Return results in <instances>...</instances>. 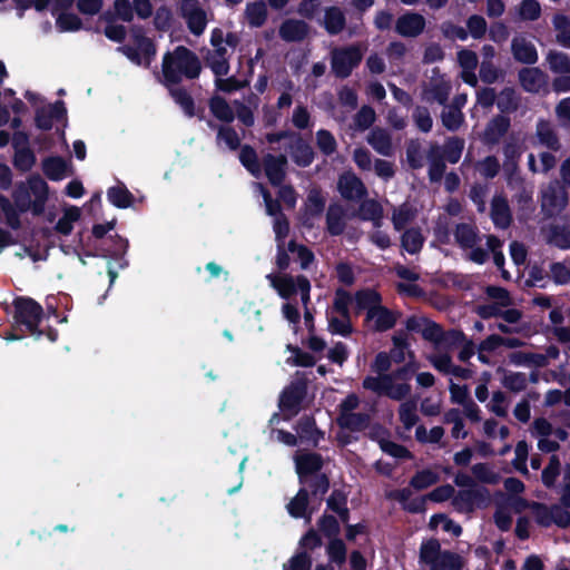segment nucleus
I'll use <instances>...</instances> for the list:
<instances>
[{
	"instance_id": "f8f14e48",
	"label": "nucleus",
	"mask_w": 570,
	"mask_h": 570,
	"mask_svg": "<svg viewBox=\"0 0 570 570\" xmlns=\"http://www.w3.org/2000/svg\"><path fill=\"white\" fill-rule=\"evenodd\" d=\"M287 157L284 154L277 156L267 154L263 158L265 175L272 186H281L286 177Z\"/></svg>"
},
{
	"instance_id": "4468645a",
	"label": "nucleus",
	"mask_w": 570,
	"mask_h": 570,
	"mask_svg": "<svg viewBox=\"0 0 570 570\" xmlns=\"http://www.w3.org/2000/svg\"><path fill=\"white\" fill-rule=\"evenodd\" d=\"M511 127V119L505 115H495L485 126L483 142L487 146H495L508 134Z\"/></svg>"
},
{
	"instance_id": "f257e3e1",
	"label": "nucleus",
	"mask_w": 570,
	"mask_h": 570,
	"mask_svg": "<svg viewBox=\"0 0 570 570\" xmlns=\"http://www.w3.org/2000/svg\"><path fill=\"white\" fill-rule=\"evenodd\" d=\"M163 85H179L183 77L194 80L202 72L198 56L185 46H177L173 52H166L161 63Z\"/></svg>"
},
{
	"instance_id": "a19ab883",
	"label": "nucleus",
	"mask_w": 570,
	"mask_h": 570,
	"mask_svg": "<svg viewBox=\"0 0 570 570\" xmlns=\"http://www.w3.org/2000/svg\"><path fill=\"white\" fill-rule=\"evenodd\" d=\"M546 61L552 73H570V56L568 53L558 50H550L546 56Z\"/></svg>"
},
{
	"instance_id": "13d9d810",
	"label": "nucleus",
	"mask_w": 570,
	"mask_h": 570,
	"mask_svg": "<svg viewBox=\"0 0 570 570\" xmlns=\"http://www.w3.org/2000/svg\"><path fill=\"white\" fill-rule=\"evenodd\" d=\"M320 531L328 540L338 538L341 527L338 520L333 514L324 513L317 521Z\"/></svg>"
},
{
	"instance_id": "39448f33",
	"label": "nucleus",
	"mask_w": 570,
	"mask_h": 570,
	"mask_svg": "<svg viewBox=\"0 0 570 570\" xmlns=\"http://www.w3.org/2000/svg\"><path fill=\"white\" fill-rule=\"evenodd\" d=\"M362 386L364 390L371 391L379 396H386L393 401L405 400L412 391L409 383H394L393 376H371L363 379Z\"/></svg>"
},
{
	"instance_id": "8fccbe9b",
	"label": "nucleus",
	"mask_w": 570,
	"mask_h": 570,
	"mask_svg": "<svg viewBox=\"0 0 570 570\" xmlns=\"http://www.w3.org/2000/svg\"><path fill=\"white\" fill-rule=\"evenodd\" d=\"M308 487V492L312 497L323 500L324 495L330 490V478L325 473L306 478L304 483Z\"/></svg>"
},
{
	"instance_id": "0eeeda50",
	"label": "nucleus",
	"mask_w": 570,
	"mask_h": 570,
	"mask_svg": "<svg viewBox=\"0 0 570 570\" xmlns=\"http://www.w3.org/2000/svg\"><path fill=\"white\" fill-rule=\"evenodd\" d=\"M362 59L363 51L360 45L335 49L332 53V71L336 78L346 79L360 66Z\"/></svg>"
},
{
	"instance_id": "0e129e2a",
	"label": "nucleus",
	"mask_w": 570,
	"mask_h": 570,
	"mask_svg": "<svg viewBox=\"0 0 570 570\" xmlns=\"http://www.w3.org/2000/svg\"><path fill=\"white\" fill-rule=\"evenodd\" d=\"M560 460L557 455H551L549 463L542 470L541 480L546 488H552L556 484V480L560 474Z\"/></svg>"
},
{
	"instance_id": "9d476101",
	"label": "nucleus",
	"mask_w": 570,
	"mask_h": 570,
	"mask_svg": "<svg viewBox=\"0 0 570 570\" xmlns=\"http://www.w3.org/2000/svg\"><path fill=\"white\" fill-rule=\"evenodd\" d=\"M323 456L317 452H307L295 456V468L299 483H305L306 478L321 474Z\"/></svg>"
},
{
	"instance_id": "4c0bfd02",
	"label": "nucleus",
	"mask_w": 570,
	"mask_h": 570,
	"mask_svg": "<svg viewBox=\"0 0 570 570\" xmlns=\"http://www.w3.org/2000/svg\"><path fill=\"white\" fill-rule=\"evenodd\" d=\"M548 243L560 249H570V225L566 223L550 225Z\"/></svg>"
},
{
	"instance_id": "a18cd8bd",
	"label": "nucleus",
	"mask_w": 570,
	"mask_h": 570,
	"mask_svg": "<svg viewBox=\"0 0 570 570\" xmlns=\"http://www.w3.org/2000/svg\"><path fill=\"white\" fill-rule=\"evenodd\" d=\"M245 13L250 27L261 28L267 19L266 3L262 0L249 2L246 6Z\"/></svg>"
},
{
	"instance_id": "1a4fd4ad",
	"label": "nucleus",
	"mask_w": 570,
	"mask_h": 570,
	"mask_svg": "<svg viewBox=\"0 0 570 570\" xmlns=\"http://www.w3.org/2000/svg\"><path fill=\"white\" fill-rule=\"evenodd\" d=\"M67 119V108L62 100H57L50 104L47 108H37L35 115V125L40 130H50L53 120L61 121Z\"/></svg>"
},
{
	"instance_id": "37998d69",
	"label": "nucleus",
	"mask_w": 570,
	"mask_h": 570,
	"mask_svg": "<svg viewBox=\"0 0 570 570\" xmlns=\"http://www.w3.org/2000/svg\"><path fill=\"white\" fill-rule=\"evenodd\" d=\"M358 217L362 220H371L375 226H380L383 218L382 205L375 199H364L358 206Z\"/></svg>"
},
{
	"instance_id": "49530a36",
	"label": "nucleus",
	"mask_w": 570,
	"mask_h": 570,
	"mask_svg": "<svg viewBox=\"0 0 570 570\" xmlns=\"http://www.w3.org/2000/svg\"><path fill=\"white\" fill-rule=\"evenodd\" d=\"M416 216V209L409 203H403L397 208H394L392 215V223L394 229L402 232Z\"/></svg>"
},
{
	"instance_id": "338daca9",
	"label": "nucleus",
	"mask_w": 570,
	"mask_h": 570,
	"mask_svg": "<svg viewBox=\"0 0 570 570\" xmlns=\"http://www.w3.org/2000/svg\"><path fill=\"white\" fill-rule=\"evenodd\" d=\"M375 118V110L371 106L364 105L355 114L354 125L358 130L363 131L368 129L374 124Z\"/></svg>"
},
{
	"instance_id": "4be33fe9",
	"label": "nucleus",
	"mask_w": 570,
	"mask_h": 570,
	"mask_svg": "<svg viewBox=\"0 0 570 570\" xmlns=\"http://www.w3.org/2000/svg\"><path fill=\"white\" fill-rule=\"evenodd\" d=\"M429 179L431 183H439L443 178L446 169L445 157L442 148L438 144H432L428 150Z\"/></svg>"
},
{
	"instance_id": "2eb2a0df",
	"label": "nucleus",
	"mask_w": 570,
	"mask_h": 570,
	"mask_svg": "<svg viewBox=\"0 0 570 570\" xmlns=\"http://www.w3.org/2000/svg\"><path fill=\"white\" fill-rule=\"evenodd\" d=\"M425 19L416 12H406L395 22V32L402 37L415 38L423 32Z\"/></svg>"
},
{
	"instance_id": "ea45409f",
	"label": "nucleus",
	"mask_w": 570,
	"mask_h": 570,
	"mask_svg": "<svg viewBox=\"0 0 570 570\" xmlns=\"http://www.w3.org/2000/svg\"><path fill=\"white\" fill-rule=\"evenodd\" d=\"M487 494L488 490L485 488L460 490L454 503L462 505L466 511H472L475 502L484 501Z\"/></svg>"
},
{
	"instance_id": "774afa93",
	"label": "nucleus",
	"mask_w": 570,
	"mask_h": 570,
	"mask_svg": "<svg viewBox=\"0 0 570 570\" xmlns=\"http://www.w3.org/2000/svg\"><path fill=\"white\" fill-rule=\"evenodd\" d=\"M312 557L306 551L295 553L287 563L283 564V570H311Z\"/></svg>"
},
{
	"instance_id": "6ab92c4d",
	"label": "nucleus",
	"mask_w": 570,
	"mask_h": 570,
	"mask_svg": "<svg viewBox=\"0 0 570 570\" xmlns=\"http://www.w3.org/2000/svg\"><path fill=\"white\" fill-rule=\"evenodd\" d=\"M309 32V26L304 20L286 19L279 26L278 35L286 42H301Z\"/></svg>"
},
{
	"instance_id": "864d4df0",
	"label": "nucleus",
	"mask_w": 570,
	"mask_h": 570,
	"mask_svg": "<svg viewBox=\"0 0 570 570\" xmlns=\"http://www.w3.org/2000/svg\"><path fill=\"white\" fill-rule=\"evenodd\" d=\"M417 404L414 399L403 402L399 407V417L406 430H411L417 422Z\"/></svg>"
},
{
	"instance_id": "f03ea898",
	"label": "nucleus",
	"mask_w": 570,
	"mask_h": 570,
	"mask_svg": "<svg viewBox=\"0 0 570 570\" xmlns=\"http://www.w3.org/2000/svg\"><path fill=\"white\" fill-rule=\"evenodd\" d=\"M42 306L31 297L17 296L12 302L13 328L40 338L43 332L39 325L43 318Z\"/></svg>"
},
{
	"instance_id": "9b49d317",
	"label": "nucleus",
	"mask_w": 570,
	"mask_h": 570,
	"mask_svg": "<svg viewBox=\"0 0 570 570\" xmlns=\"http://www.w3.org/2000/svg\"><path fill=\"white\" fill-rule=\"evenodd\" d=\"M337 189L346 200L357 202L367 195L363 181L353 173H344L337 181Z\"/></svg>"
},
{
	"instance_id": "ddd939ff",
	"label": "nucleus",
	"mask_w": 570,
	"mask_h": 570,
	"mask_svg": "<svg viewBox=\"0 0 570 570\" xmlns=\"http://www.w3.org/2000/svg\"><path fill=\"white\" fill-rule=\"evenodd\" d=\"M519 82L529 94H539L548 85V75L538 67H524L519 70Z\"/></svg>"
},
{
	"instance_id": "e2e57ef3",
	"label": "nucleus",
	"mask_w": 570,
	"mask_h": 570,
	"mask_svg": "<svg viewBox=\"0 0 570 570\" xmlns=\"http://www.w3.org/2000/svg\"><path fill=\"white\" fill-rule=\"evenodd\" d=\"M316 145L325 156L333 155L337 149L335 137L330 130L320 129L316 132Z\"/></svg>"
},
{
	"instance_id": "6e6552de",
	"label": "nucleus",
	"mask_w": 570,
	"mask_h": 570,
	"mask_svg": "<svg viewBox=\"0 0 570 570\" xmlns=\"http://www.w3.org/2000/svg\"><path fill=\"white\" fill-rule=\"evenodd\" d=\"M326 200L322 190L313 188L308 191L299 213V222L305 228H313L315 219L320 218L325 209Z\"/></svg>"
},
{
	"instance_id": "c03bdc74",
	"label": "nucleus",
	"mask_w": 570,
	"mask_h": 570,
	"mask_svg": "<svg viewBox=\"0 0 570 570\" xmlns=\"http://www.w3.org/2000/svg\"><path fill=\"white\" fill-rule=\"evenodd\" d=\"M309 503V492L306 488H299L296 495L288 502L287 511L291 517L301 519L306 515Z\"/></svg>"
},
{
	"instance_id": "7c9ffc66",
	"label": "nucleus",
	"mask_w": 570,
	"mask_h": 570,
	"mask_svg": "<svg viewBox=\"0 0 570 570\" xmlns=\"http://www.w3.org/2000/svg\"><path fill=\"white\" fill-rule=\"evenodd\" d=\"M336 423L341 429L351 432L364 431L370 424V415L363 412L358 413H338Z\"/></svg>"
},
{
	"instance_id": "de8ad7c7",
	"label": "nucleus",
	"mask_w": 570,
	"mask_h": 570,
	"mask_svg": "<svg viewBox=\"0 0 570 570\" xmlns=\"http://www.w3.org/2000/svg\"><path fill=\"white\" fill-rule=\"evenodd\" d=\"M239 151V161L254 177L261 175V165L258 156L254 147L250 145H243Z\"/></svg>"
},
{
	"instance_id": "aec40b11",
	"label": "nucleus",
	"mask_w": 570,
	"mask_h": 570,
	"mask_svg": "<svg viewBox=\"0 0 570 570\" xmlns=\"http://www.w3.org/2000/svg\"><path fill=\"white\" fill-rule=\"evenodd\" d=\"M294 141L291 144V157L293 161L302 168L308 167L312 165L315 158V151L313 147L303 139L302 136L295 132L293 137Z\"/></svg>"
},
{
	"instance_id": "b1692460",
	"label": "nucleus",
	"mask_w": 570,
	"mask_h": 570,
	"mask_svg": "<svg viewBox=\"0 0 570 570\" xmlns=\"http://www.w3.org/2000/svg\"><path fill=\"white\" fill-rule=\"evenodd\" d=\"M397 316V312H393L390 308L380 305L377 308L366 313V321L374 320V331L382 333L395 326Z\"/></svg>"
},
{
	"instance_id": "c9c22d12",
	"label": "nucleus",
	"mask_w": 570,
	"mask_h": 570,
	"mask_svg": "<svg viewBox=\"0 0 570 570\" xmlns=\"http://www.w3.org/2000/svg\"><path fill=\"white\" fill-rule=\"evenodd\" d=\"M210 114L219 121L230 124L235 119V111L227 100L218 95L213 96L208 100Z\"/></svg>"
},
{
	"instance_id": "72a5a7b5",
	"label": "nucleus",
	"mask_w": 570,
	"mask_h": 570,
	"mask_svg": "<svg viewBox=\"0 0 570 570\" xmlns=\"http://www.w3.org/2000/svg\"><path fill=\"white\" fill-rule=\"evenodd\" d=\"M454 238L462 249H482L476 246L478 230L470 224H458L454 232Z\"/></svg>"
},
{
	"instance_id": "a211bd4d",
	"label": "nucleus",
	"mask_w": 570,
	"mask_h": 570,
	"mask_svg": "<svg viewBox=\"0 0 570 570\" xmlns=\"http://www.w3.org/2000/svg\"><path fill=\"white\" fill-rule=\"evenodd\" d=\"M165 87L167 88L169 96L173 98L175 104H177L183 109L187 117L191 118L197 116L199 120L205 119L204 109L196 114L194 98L186 88L169 83Z\"/></svg>"
},
{
	"instance_id": "4d7b16f0",
	"label": "nucleus",
	"mask_w": 570,
	"mask_h": 570,
	"mask_svg": "<svg viewBox=\"0 0 570 570\" xmlns=\"http://www.w3.org/2000/svg\"><path fill=\"white\" fill-rule=\"evenodd\" d=\"M439 475L430 469L417 471L410 480V485L415 490H424L439 482Z\"/></svg>"
},
{
	"instance_id": "680f3d73",
	"label": "nucleus",
	"mask_w": 570,
	"mask_h": 570,
	"mask_svg": "<svg viewBox=\"0 0 570 570\" xmlns=\"http://www.w3.org/2000/svg\"><path fill=\"white\" fill-rule=\"evenodd\" d=\"M56 26L61 32H72L81 29L82 21L76 13L62 12L57 17Z\"/></svg>"
},
{
	"instance_id": "20e7f679",
	"label": "nucleus",
	"mask_w": 570,
	"mask_h": 570,
	"mask_svg": "<svg viewBox=\"0 0 570 570\" xmlns=\"http://www.w3.org/2000/svg\"><path fill=\"white\" fill-rule=\"evenodd\" d=\"M307 392L308 379L304 374H297L279 394L278 407L285 416L291 419L302 411Z\"/></svg>"
},
{
	"instance_id": "603ef678",
	"label": "nucleus",
	"mask_w": 570,
	"mask_h": 570,
	"mask_svg": "<svg viewBox=\"0 0 570 570\" xmlns=\"http://www.w3.org/2000/svg\"><path fill=\"white\" fill-rule=\"evenodd\" d=\"M326 554L331 563L342 566L346 562L347 548L341 538L328 540Z\"/></svg>"
},
{
	"instance_id": "393cba45",
	"label": "nucleus",
	"mask_w": 570,
	"mask_h": 570,
	"mask_svg": "<svg viewBox=\"0 0 570 570\" xmlns=\"http://www.w3.org/2000/svg\"><path fill=\"white\" fill-rule=\"evenodd\" d=\"M491 219L495 227L505 229L512 223L508 200L503 196H494L491 202Z\"/></svg>"
},
{
	"instance_id": "09e8293b",
	"label": "nucleus",
	"mask_w": 570,
	"mask_h": 570,
	"mask_svg": "<svg viewBox=\"0 0 570 570\" xmlns=\"http://www.w3.org/2000/svg\"><path fill=\"white\" fill-rule=\"evenodd\" d=\"M37 161L33 150L29 146L14 150L12 164L14 168L21 173L31 170Z\"/></svg>"
},
{
	"instance_id": "bf43d9fd",
	"label": "nucleus",
	"mask_w": 570,
	"mask_h": 570,
	"mask_svg": "<svg viewBox=\"0 0 570 570\" xmlns=\"http://www.w3.org/2000/svg\"><path fill=\"white\" fill-rule=\"evenodd\" d=\"M463 148V139L459 137H451L445 141L442 153L450 164H456L461 158Z\"/></svg>"
},
{
	"instance_id": "79ce46f5",
	"label": "nucleus",
	"mask_w": 570,
	"mask_h": 570,
	"mask_svg": "<svg viewBox=\"0 0 570 570\" xmlns=\"http://www.w3.org/2000/svg\"><path fill=\"white\" fill-rule=\"evenodd\" d=\"M382 297L375 289H360L355 293V305L358 311L370 313L372 309L381 305Z\"/></svg>"
},
{
	"instance_id": "58836bf2",
	"label": "nucleus",
	"mask_w": 570,
	"mask_h": 570,
	"mask_svg": "<svg viewBox=\"0 0 570 570\" xmlns=\"http://www.w3.org/2000/svg\"><path fill=\"white\" fill-rule=\"evenodd\" d=\"M497 372L503 373L501 383H502L503 387H505L508 391H510L512 393H520L527 389L528 377H527L525 373L507 371L502 367H499L497 370Z\"/></svg>"
},
{
	"instance_id": "5fc2aeb1",
	"label": "nucleus",
	"mask_w": 570,
	"mask_h": 570,
	"mask_svg": "<svg viewBox=\"0 0 570 570\" xmlns=\"http://www.w3.org/2000/svg\"><path fill=\"white\" fill-rule=\"evenodd\" d=\"M0 208L6 217L7 225L12 229H19L21 226L19 209L10 199L3 195H0Z\"/></svg>"
},
{
	"instance_id": "c756f323",
	"label": "nucleus",
	"mask_w": 570,
	"mask_h": 570,
	"mask_svg": "<svg viewBox=\"0 0 570 570\" xmlns=\"http://www.w3.org/2000/svg\"><path fill=\"white\" fill-rule=\"evenodd\" d=\"M326 229L330 235L338 236L345 229V210L340 204H331L326 212Z\"/></svg>"
},
{
	"instance_id": "69168bd1",
	"label": "nucleus",
	"mask_w": 570,
	"mask_h": 570,
	"mask_svg": "<svg viewBox=\"0 0 570 570\" xmlns=\"http://www.w3.org/2000/svg\"><path fill=\"white\" fill-rule=\"evenodd\" d=\"M351 302H352V296L346 289L340 287L335 291L333 308L343 318H346V320L350 318L348 306H350Z\"/></svg>"
},
{
	"instance_id": "5701e85b",
	"label": "nucleus",
	"mask_w": 570,
	"mask_h": 570,
	"mask_svg": "<svg viewBox=\"0 0 570 570\" xmlns=\"http://www.w3.org/2000/svg\"><path fill=\"white\" fill-rule=\"evenodd\" d=\"M513 58L524 65H534L538 61V51L534 45L521 37H514L511 41Z\"/></svg>"
},
{
	"instance_id": "052dcab7",
	"label": "nucleus",
	"mask_w": 570,
	"mask_h": 570,
	"mask_svg": "<svg viewBox=\"0 0 570 570\" xmlns=\"http://www.w3.org/2000/svg\"><path fill=\"white\" fill-rule=\"evenodd\" d=\"M173 11L166 4L158 7L154 14V27L157 31L166 32L173 26Z\"/></svg>"
},
{
	"instance_id": "cd10ccee",
	"label": "nucleus",
	"mask_w": 570,
	"mask_h": 570,
	"mask_svg": "<svg viewBox=\"0 0 570 570\" xmlns=\"http://www.w3.org/2000/svg\"><path fill=\"white\" fill-rule=\"evenodd\" d=\"M367 141L373 147V149L382 156L389 157L393 154L392 137L390 132L384 128H373L370 132Z\"/></svg>"
},
{
	"instance_id": "6e6d98bb",
	"label": "nucleus",
	"mask_w": 570,
	"mask_h": 570,
	"mask_svg": "<svg viewBox=\"0 0 570 570\" xmlns=\"http://www.w3.org/2000/svg\"><path fill=\"white\" fill-rule=\"evenodd\" d=\"M424 243V237L419 227H411L403 229L401 236V249H421Z\"/></svg>"
},
{
	"instance_id": "f3484780",
	"label": "nucleus",
	"mask_w": 570,
	"mask_h": 570,
	"mask_svg": "<svg viewBox=\"0 0 570 570\" xmlns=\"http://www.w3.org/2000/svg\"><path fill=\"white\" fill-rule=\"evenodd\" d=\"M535 137L540 146H543L553 153L561 149L558 132L549 119H538L535 125Z\"/></svg>"
},
{
	"instance_id": "c85d7f7f",
	"label": "nucleus",
	"mask_w": 570,
	"mask_h": 570,
	"mask_svg": "<svg viewBox=\"0 0 570 570\" xmlns=\"http://www.w3.org/2000/svg\"><path fill=\"white\" fill-rule=\"evenodd\" d=\"M266 278L284 299H289L298 291L297 277L294 279L291 275L268 274Z\"/></svg>"
},
{
	"instance_id": "f704fd0d",
	"label": "nucleus",
	"mask_w": 570,
	"mask_h": 570,
	"mask_svg": "<svg viewBox=\"0 0 570 570\" xmlns=\"http://www.w3.org/2000/svg\"><path fill=\"white\" fill-rule=\"evenodd\" d=\"M207 126L217 130V141H224L230 150H237L242 147V139L234 127L217 125L213 120H207Z\"/></svg>"
},
{
	"instance_id": "7ed1b4c3",
	"label": "nucleus",
	"mask_w": 570,
	"mask_h": 570,
	"mask_svg": "<svg viewBox=\"0 0 570 570\" xmlns=\"http://www.w3.org/2000/svg\"><path fill=\"white\" fill-rule=\"evenodd\" d=\"M419 563L429 570H462V557L451 550H442L436 538L422 541L419 551Z\"/></svg>"
},
{
	"instance_id": "e433bc0d",
	"label": "nucleus",
	"mask_w": 570,
	"mask_h": 570,
	"mask_svg": "<svg viewBox=\"0 0 570 570\" xmlns=\"http://www.w3.org/2000/svg\"><path fill=\"white\" fill-rule=\"evenodd\" d=\"M107 199L115 207L126 209L132 206L135 196L124 184H119L107 189Z\"/></svg>"
},
{
	"instance_id": "412c9836",
	"label": "nucleus",
	"mask_w": 570,
	"mask_h": 570,
	"mask_svg": "<svg viewBox=\"0 0 570 570\" xmlns=\"http://www.w3.org/2000/svg\"><path fill=\"white\" fill-rule=\"evenodd\" d=\"M296 432L302 441L309 442L315 448L325 436L324 431L317 428L313 415H303L296 424Z\"/></svg>"
},
{
	"instance_id": "473e14b6",
	"label": "nucleus",
	"mask_w": 570,
	"mask_h": 570,
	"mask_svg": "<svg viewBox=\"0 0 570 570\" xmlns=\"http://www.w3.org/2000/svg\"><path fill=\"white\" fill-rule=\"evenodd\" d=\"M346 27V18L341 8L336 6L327 7L324 12V28L327 33L336 36Z\"/></svg>"
},
{
	"instance_id": "2f4dec72",
	"label": "nucleus",
	"mask_w": 570,
	"mask_h": 570,
	"mask_svg": "<svg viewBox=\"0 0 570 570\" xmlns=\"http://www.w3.org/2000/svg\"><path fill=\"white\" fill-rule=\"evenodd\" d=\"M68 163L61 156H49L42 160V171L51 181H59L66 177Z\"/></svg>"
},
{
	"instance_id": "bb28decb",
	"label": "nucleus",
	"mask_w": 570,
	"mask_h": 570,
	"mask_svg": "<svg viewBox=\"0 0 570 570\" xmlns=\"http://www.w3.org/2000/svg\"><path fill=\"white\" fill-rule=\"evenodd\" d=\"M521 96L513 87H504L499 94L497 99V107L500 110L499 115L509 116L520 108Z\"/></svg>"
},
{
	"instance_id": "a878e982",
	"label": "nucleus",
	"mask_w": 570,
	"mask_h": 570,
	"mask_svg": "<svg viewBox=\"0 0 570 570\" xmlns=\"http://www.w3.org/2000/svg\"><path fill=\"white\" fill-rule=\"evenodd\" d=\"M131 36L136 46L144 53V67L149 68L157 53L154 40L145 36L144 29L141 27H132Z\"/></svg>"
},
{
	"instance_id": "dca6fc26",
	"label": "nucleus",
	"mask_w": 570,
	"mask_h": 570,
	"mask_svg": "<svg viewBox=\"0 0 570 570\" xmlns=\"http://www.w3.org/2000/svg\"><path fill=\"white\" fill-rule=\"evenodd\" d=\"M98 252H60L56 259L55 272L59 278L79 266L86 265V257H95Z\"/></svg>"
},
{
	"instance_id": "3c124183",
	"label": "nucleus",
	"mask_w": 570,
	"mask_h": 570,
	"mask_svg": "<svg viewBox=\"0 0 570 570\" xmlns=\"http://www.w3.org/2000/svg\"><path fill=\"white\" fill-rule=\"evenodd\" d=\"M107 258V274L109 276V285L111 286L118 276V271L128 266V261L125 257L126 252H108Z\"/></svg>"
},
{
	"instance_id": "423d86ee",
	"label": "nucleus",
	"mask_w": 570,
	"mask_h": 570,
	"mask_svg": "<svg viewBox=\"0 0 570 570\" xmlns=\"http://www.w3.org/2000/svg\"><path fill=\"white\" fill-rule=\"evenodd\" d=\"M541 210L547 217L559 215L569 203V195L560 180L553 179L541 189Z\"/></svg>"
}]
</instances>
